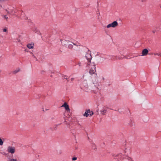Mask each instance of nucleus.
<instances>
[{"label": "nucleus", "instance_id": "obj_1", "mask_svg": "<svg viewBox=\"0 0 161 161\" xmlns=\"http://www.w3.org/2000/svg\"><path fill=\"white\" fill-rule=\"evenodd\" d=\"M85 57L88 61L86 67H88L90 69L89 71V73L92 75L96 72V67L94 63L91 62L92 57L90 51H88L86 53Z\"/></svg>", "mask_w": 161, "mask_h": 161}, {"label": "nucleus", "instance_id": "obj_2", "mask_svg": "<svg viewBox=\"0 0 161 161\" xmlns=\"http://www.w3.org/2000/svg\"><path fill=\"white\" fill-rule=\"evenodd\" d=\"M118 25V23L116 21H114L112 23L109 24L107 26V27L109 28L110 27L114 28Z\"/></svg>", "mask_w": 161, "mask_h": 161}, {"label": "nucleus", "instance_id": "obj_3", "mask_svg": "<svg viewBox=\"0 0 161 161\" xmlns=\"http://www.w3.org/2000/svg\"><path fill=\"white\" fill-rule=\"evenodd\" d=\"M7 151L11 153H14L15 152V148L14 147L9 146L7 148Z\"/></svg>", "mask_w": 161, "mask_h": 161}, {"label": "nucleus", "instance_id": "obj_4", "mask_svg": "<svg viewBox=\"0 0 161 161\" xmlns=\"http://www.w3.org/2000/svg\"><path fill=\"white\" fill-rule=\"evenodd\" d=\"M148 51L146 49H144L142 51V56H146L148 53Z\"/></svg>", "mask_w": 161, "mask_h": 161}, {"label": "nucleus", "instance_id": "obj_5", "mask_svg": "<svg viewBox=\"0 0 161 161\" xmlns=\"http://www.w3.org/2000/svg\"><path fill=\"white\" fill-rule=\"evenodd\" d=\"M64 107L65 109L67 111H70V109L69 107V106L68 105L67 103H65L61 106V107Z\"/></svg>", "mask_w": 161, "mask_h": 161}, {"label": "nucleus", "instance_id": "obj_6", "mask_svg": "<svg viewBox=\"0 0 161 161\" xmlns=\"http://www.w3.org/2000/svg\"><path fill=\"white\" fill-rule=\"evenodd\" d=\"M107 111V110L106 109H103L100 110L101 114L103 115H105Z\"/></svg>", "mask_w": 161, "mask_h": 161}, {"label": "nucleus", "instance_id": "obj_7", "mask_svg": "<svg viewBox=\"0 0 161 161\" xmlns=\"http://www.w3.org/2000/svg\"><path fill=\"white\" fill-rule=\"evenodd\" d=\"M124 155H125L126 156V157H127V156L126 155L128 154V153H130L129 150V149H126L124 150Z\"/></svg>", "mask_w": 161, "mask_h": 161}, {"label": "nucleus", "instance_id": "obj_8", "mask_svg": "<svg viewBox=\"0 0 161 161\" xmlns=\"http://www.w3.org/2000/svg\"><path fill=\"white\" fill-rule=\"evenodd\" d=\"M34 45L31 44H29L27 45V47L29 49H32L33 48Z\"/></svg>", "mask_w": 161, "mask_h": 161}, {"label": "nucleus", "instance_id": "obj_9", "mask_svg": "<svg viewBox=\"0 0 161 161\" xmlns=\"http://www.w3.org/2000/svg\"><path fill=\"white\" fill-rule=\"evenodd\" d=\"M76 65L78 66L79 67H81L82 66V63L81 62L79 61L76 63Z\"/></svg>", "mask_w": 161, "mask_h": 161}, {"label": "nucleus", "instance_id": "obj_10", "mask_svg": "<svg viewBox=\"0 0 161 161\" xmlns=\"http://www.w3.org/2000/svg\"><path fill=\"white\" fill-rule=\"evenodd\" d=\"M88 114H89V115L90 116H92L94 114L93 111H91L90 109L88 110Z\"/></svg>", "mask_w": 161, "mask_h": 161}, {"label": "nucleus", "instance_id": "obj_11", "mask_svg": "<svg viewBox=\"0 0 161 161\" xmlns=\"http://www.w3.org/2000/svg\"><path fill=\"white\" fill-rule=\"evenodd\" d=\"M89 115V114H88V110H86V112H85V113H84V114H83V116H86V117H87Z\"/></svg>", "mask_w": 161, "mask_h": 161}, {"label": "nucleus", "instance_id": "obj_12", "mask_svg": "<svg viewBox=\"0 0 161 161\" xmlns=\"http://www.w3.org/2000/svg\"><path fill=\"white\" fill-rule=\"evenodd\" d=\"M2 16L4 19H6L7 21H8V18L6 15H2Z\"/></svg>", "mask_w": 161, "mask_h": 161}, {"label": "nucleus", "instance_id": "obj_13", "mask_svg": "<svg viewBox=\"0 0 161 161\" xmlns=\"http://www.w3.org/2000/svg\"><path fill=\"white\" fill-rule=\"evenodd\" d=\"M126 157V158L125 157V158H126L127 159L128 161H133L131 158L128 157V156H127Z\"/></svg>", "mask_w": 161, "mask_h": 161}, {"label": "nucleus", "instance_id": "obj_14", "mask_svg": "<svg viewBox=\"0 0 161 161\" xmlns=\"http://www.w3.org/2000/svg\"><path fill=\"white\" fill-rule=\"evenodd\" d=\"M19 70H20L19 69H16V70L14 71L13 72V73L14 74H16V73H18V72H19Z\"/></svg>", "mask_w": 161, "mask_h": 161}, {"label": "nucleus", "instance_id": "obj_15", "mask_svg": "<svg viewBox=\"0 0 161 161\" xmlns=\"http://www.w3.org/2000/svg\"><path fill=\"white\" fill-rule=\"evenodd\" d=\"M68 47L70 49L73 48V46L72 44H69Z\"/></svg>", "mask_w": 161, "mask_h": 161}, {"label": "nucleus", "instance_id": "obj_16", "mask_svg": "<svg viewBox=\"0 0 161 161\" xmlns=\"http://www.w3.org/2000/svg\"><path fill=\"white\" fill-rule=\"evenodd\" d=\"M3 142L2 140V139L0 138V145H2L3 144Z\"/></svg>", "mask_w": 161, "mask_h": 161}, {"label": "nucleus", "instance_id": "obj_17", "mask_svg": "<svg viewBox=\"0 0 161 161\" xmlns=\"http://www.w3.org/2000/svg\"><path fill=\"white\" fill-rule=\"evenodd\" d=\"M154 55H158V56H161V53H155L154 54Z\"/></svg>", "mask_w": 161, "mask_h": 161}, {"label": "nucleus", "instance_id": "obj_18", "mask_svg": "<svg viewBox=\"0 0 161 161\" xmlns=\"http://www.w3.org/2000/svg\"><path fill=\"white\" fill-rule=\"evenodd\" d=\"M121 153H119V154H117L116 156H115L114 155H113V156L114 157H117V156H121Z\"/></svg>", "mask_w": 161, "mask_h": 161}, {"label": "nucleus", "instance_id": "obj_19", "mask_svg": "<svg viewBox=\"0 0 161 161\" xmlns=\"http://www.w3.org/2000/svg\"><path fill=\"white\" fill-rule=\"evenodd\" d=\"M7 28H5L3 29V32H7Z\"/></svg>", "mask_w": 161, "mask_h": 161}, {"label": "nucleus", "instance_id": "obj_20", "mask_svg": "<svg viewBox=\"0 0 161 161\" xmlns=\"http://www.w3.org/2000/svg\"><path fill=\"white\" fill-rule=\"evenodd\" d=\"M112 57H113V59L114 60H115L117 59V57L116 56H113Z\"/></svg>", "mask_w": 161, "mask_h": 161}, {"label": "nucleus", "instance_id": "obj_21", "mask_svg": "<svg viewBox=\"0 0 161 161\" xmlns=\"http://www.w3.org/2000/svg\"><path fill=\"white\" fill-rule=\"evenodd\" d=\"M72 159L73 161L77 159V158L76 157H73L72 158Z\"/></svg>", "mask_w": 161, "mask_h": 161}, {"label": "nucleus", "instance_id": "obj_22", "mask_svg": "<svg viewBox=\"0 0 161 161\" xmlns=\"http://www.w3.org/2000/svg\"><path fill=\"white\" fill-rule=\"evenodd\" d=\"M10 161H17V160L16 159L12 158L11 159Z\"/></svg>", "mask_w": 161, "mask_h": 161}, {"label": "nucleus", "instance_id": "obj_23", "mask_svg": "<svg viewBox=\"0 0 161 161\" xmlns=\"http://www.w3.org/2000/svg\"><path fill=\"white\" fill-rule=\"evenodd\" d=\"M66 42V41L65 40H62L61 41V42L62 43H64Z\"/></svg>", "mask_w": 161, "mask_h": 161}, {"label": "nucleus", "instance_id": "obj_24", "mask_svg": "<svg viewBox=\"0 0 161 161\" xmlns=\"http://www.w3.org/2000/svg\"><path fill=\"white\" fill-rule=\"evenodd\" d=\"M152 32L153 33H154L155 32H156V31L155 30H154L152 31Z\"/></svg>", "mask_w": 161, "mask_h": 161}, {"label": "nucleus", "instance_id": "obj_25", "mask_svg": "<svg viewBox=\"0 0 161 161\" xmlns=\"http://www.w3.org/2000/svg\"><path fill=\"white\" fill-rule=\"evenodd\" d=\"M31 55H32V56L34 57H35V58H35V57L34 55V54H33L32 53H31Z\"/></svg>", "mask_w": 161, "mask_h": 161}, {"label": "nucleus", "instance_id": "obj_26", "mask_svg": "<svg viewBox=\"0 0 161 161\" xmlns=\"http://www.w3.org/2000/svg\"><path fill=\"white\" fill-rule=\"evenodd\" d=\"M73 43V44L74 45H75V46H76V47H78V45H76L74 43Z\"/></svg>", "mask_w": 161, "mask_h": 161}, {"label": "nucleus", "instance_id": "obj_27", "mask_svg": "<svg viewBox=\"0 0 161 161\" xmlns=\"http://www.w3.org/2000/svg\"><path fill=\"white\" fill-rule=\"evenodd\" d=\"M74 79L73 78H72L71 79V81H73Z\"/></svg>", "mask_w": 161, "mask_h": 161}, {"label": "nucleus", "instance_id": "obj_28", "mask_svg": "<svg viewBox=\"0 0 161 161\" xmlns=\"http://www.w3.org/2000/svg\"><path fill=\"white\" fill-rule=\"evenodd\" d=\"M118 58L119 59H121V58H119V57H118Z\"/></svg>", "mask_w": 161, "mask_h": 161}, {"label": "nucleus", "instance_id": "obj_29", "mask_svg": "<svg viewBox=\"0 0 161 161\" xmlns=\"http://www.w3.org/2000/svg\"><path fill=\"white\" fill-rule=\"evenodd\" d=\"M66 77V76H64V79H67V78L66 77Z\"/></svg>", "mask_w": 161, "mask_h": 161}, {"label": "nucleus", "instance_id": "obj_30", "mask_svg": "<svg viewBox=\"0 0 161 161\" xmlns=\"http://www.w3.org/2000/svg\"><path fill=\"white\" fill-rule=\"evenodd\" d=\"M42 109H43V111L44 112V111H45V110H44V108H42Z\"/></svg>", "mask_w": 161, "mask_h": 161}, {"label": "nucleus", "instance_id": "obj_31", "mask_svg": "<svg viewBox=\"0 0 161 161\" xmlns=\"http://www.w3.org/2000/svg\"><path fill=\"white\" fill-rule=\"evenodd\" d=\"M74 49L76 50L77 49L75 47H74Z\"/></svg>", "mask_w": 161, "mask_h": 161}, {"label": "nucleus", "instance_id": "obj_32", "mask_svg": "<svg viewBox=\"0 0 161 161\" xmlns=\"http://www.w3.org/2000/svg\"><path fill=\"white\" fill-rule=\"evenodd\" d=\"M142 2H143V0H142Z\"/></svg>", "mask_w": 161, "mask_h": 161}, {"label": "nucleus", "instance_id": "obj_33", "mask_svg": "<svg viewBox=\"0 0 161 161\" xmlns=\"http://www.w3.org/2000/svg\"><path fill=\"white\" fill-rule=\"evenodd\" d=\"M96 89H97L98 88L97 87V88H96Z\"/></svg>", "mask_w": 161, "mask_h": 161}]
</instances>
